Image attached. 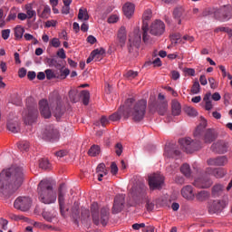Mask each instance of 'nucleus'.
<instances>
[{"mask_svg": "<svg viewBox=\"0 0 232 232\" xmlns=\"http://www.w3.org/2000/svg\"><path fill=\"white\" fill-rule=\"evenodd\" d=\"M208 122L203 121L194 130L195 140L191 138H182L179 140L181 150L186 153H193V151H198L202 148V141L204 144H211L217 140L218 134L215 129H206Z\"/></svg>", "mask_w": 232, "mask_h": 232, "instance_id": "nucleus-1", "label": "nucleus"}, {"mask_svg": "<svg viewBox=\"0 0 232 232\" xmlns=\"http://www.w3.org/2000/svg\"><path fill=\"white\" fill-rule=\"evenodd\" d=\"M24 182V172L21 167H10L0 173V197L10 198Z\"/></svg>", "mask_w": 232, "mask_h": 232, "instance_id": "nucleus-2", "label": "nucleus"}, {"mask_svg": "<svg viewBox=\"0 0 232 232\" xmlns=\"http://www.w3.org/2000/svg\"><path fill=\"white\" fill-rule=\"evenodd\" d=\"M148 108V101L141 99L138 102L135 98H129L125 102V110L122 112L124 119L131 117L134 122H140L146 117V110Z\"/></svg>", "mask_w": 232, "mask_h": 232, "instance_id": "nucleus-3", "label": "nucleus"}, {"mask_svg": "<svg viewBox=\"0 0 232 232\" xmlns=\"http://www.w3.org/2000/svg\"><path fill=\"white\" fill-rule=\"evenodd\" d=\"M38 198L42 204H55L57 192L53 189V183L50 179H43L37 187Z\"/></svg>", "mask_w": 232, "mask_h": 232, "instance_id": "nucleus-4", "label": "nucleus"}, {"mask_svg": "<svg viewBox=\"0 0 232 232\" xmlns=\"http://www.w3.org/2000/svg\"><path fill=\"white\" fill-rule=\"evenodd\" d=\"M91 213L92 217V221L95 226H99L102 224L103 226H107L110 220V208H102L101 209V217L99 216V204L97 202H93L91 205Z\"/></svg>", "mask_w": 232, "mask_h": 232, "instance_id": "nucleus-5", "label": "nucleus"}, {"mask_svg": "<svg viewBox=\"0 0 232 232\" xmlns=\"http://www.w3.org/2000/svg\"><path fill=\"white\" fill-rule=\"evenodd\" d=\"M214 17L221 23H226L232 18V6L230 5H224L214 11Z\"/></svg>", "mask_w": 232, "mask_h": 232, "instance_id": "nucleus-6", "label": "nucleus"}, {"mask_svg": "<svg viewBox=\"0 0 232 232\" xmlns=\"http://www.w3.org/2000/svg\"><path fill=\"white\" fill-rule=\"evenodd\" d=\"M42 137L44 140L49 142H55L61 137L59 130L53 127V125H47L43 131Z\"/></svg>", "mask_w": 232, "mask_h": 232, "instance_id": "nucleus-7", "label": "nucleus"}, {"mask_svg": "<svg viewBox=\"0 0 232 232\" xmlns=\"http://www.w3.org/2000/svg\"><path fill=\"white\" fill-rule=\"evenodd\" d=\"M14 207L20 211H29L32 208V198L30 197H18L14 200Z\"/></svg>", "mask_w": 232, "mask_h": 232, "instance_id": "nucleus-8", "label": "nucleus"}, {"mask_svg": "<svg viewBox=\"0 0 232 232\" xmlns=\"http://www.w3.org/2000/svg\"><path fill=\"white\" fill-rule=\"evenodd\" d=\"M164 185V176L159 173H154L149 176V186L152 190L162 189Z\"/></svg>", "mask_w": 232, "mask_h": 232, "instance_id": "nucleus-9", "label": "nucleus"}, {"mask_svg": "<svg viewBox=\"0 0 232 232\" xmlns=\"http://www.w3.org/2000/svg\"><path fill=\"white\" fill-rule=\"evenodd\" d=\"M166 32V24L162 20H155L150 27L151 35L160 36Z\"/></svg>", "mask_w": 232, "mask_h": 232, "instance_id": "nucleus-10", "label": "nucleus"}, {"mask_svg": "<svg viewBox=\"0 0 232 232\" xmlns=\"http://www.w3.org/2000/svg\"><path fill=\"white\" fill-rule=\"evenodd\" d=\"M126 202V196L123 194H119L114 198V203L112 207V213L117 215L124 209V204Z\"/></svg>", "mask_w": 232, "mask_h": 232, "instance_id": "nucleus-11", "label": "nucleus"}, {"mask_svg": "<svg viewBox=\"0 0 232 232\" xmlns=\"http://www.w3.org/2000/svg\"><path fill=\"white\" fill-rule=\"evenodd\" d=\"M227 206V203H226V200H214L208 207V213H210V215H215V213H222Z\"/></svg>", "mask_w": 232, "mask_h": 232, "instance_id": "nucleus-12", "label": "nucleus"}, {"mask_svg": "<svg viewBox=\"0 0 232 232\" xmlns=\"http://www.w3.org/2000/svg\"><path fill=\"white\" fill-rule=\"evenodd\" d=\"M39 111L44 119H50L52 117V110H50V104L48 100L42 99L39 101Z\"/></svg>", "mask_w": 232, "mask_h": 232, "instance_id": "nucleus-13", "label": "nucleus"}, {"mask_svg": "<svg viewBox=\"0 0 232 232\" xmlns=\"http://www.w3.org/2000/svg\"><path fill=\"white\" fill-rule=\"evenodd\" d=\"M227 148H229V145L225 140H218L211 145L212 151L218 153L219 155L227 153Z\"/></svg>", "mask_w": 232, "mask_h": 232, "instance_id": "nucleus-14", "label": "nucleus"}, {"mask_svg": "<svg viewBox=\"0 0 232 232\" xmlns=\"http://www.w3.org/2000/svg\"><path fill=\"white\" fill-rule=\"evenodd\" d=\"M50 108H52L54 117L58 121H59V119H61V117H63V115H64V109L63 108L61 102L54 101V102H51Z\"/></svg>", "mask_w": 232, "mask_h": 232, "instance_id": "nucleus-15", "label": "nucleus"}, {"mask_svg": "<svg viewBox=\"0 0 232 232\" xmlns=\"http://www.w3.org/2000/svg\"><path fill=\"white\" fill-rule=\"evenodd\" d=\"M193 186L198 188L199 189H206L213 186V181L208 178H198L194 180Z\"/></svg>", "mask_w": 232, "mask_h": 232, "instance_id": "nucleus-16", "label": "nucleus"}, {"mask_svg": "<svg viewBox=\"0 0 232 232\" xmlns=\"http://www.w3.org/2000/svg\"><path fill=\"white\" fill-rule=\"evenodd\" d=\"M37 117H39V111L37 110V106L29 108L28 114L24 118L25 124H34V122H36Z\"/></svg>", "mask_w": 232, "mask_h": 232, "instance_id": "nucleus-17", "label": "nucleus"}, {"mask_svg": "<svg viewBox=\"0 0 232 232\" xmlns=\"http://www.w3.org/2000/svg\"><path fill=\"white\" fill-rule=\"evenodd\" d=\"M228 160L227 156H219L217 158H210L207 160L208 166H226Z\"/></svg>", "mask_w": 232, "mask_h": 232, "instance_id": "nucleus-18", "label": "nucleus"}, {"mask_svg": "<svg viewBox=\"0 0 232 232\" xmlns=\"http://www.w3.org/2000/svg\"><path fill=\"white\" fill-rule=\"evenodd\" d=\"M206 174L212 175L216 179H223V177H226V175H227V171L224 169H213L211 167H208L206 169Z\"/></svg>", "mask_w": 232, "mask_h": 232, "instance_id": "nucleus-19", "label": "nucleus"}, {"mask_svg": "<svg viewBox=\"0 0 232 232\" xmlns=\"http://www.w3.org/2000/svg\"><path fill=\"white\" fill-rule=\"evenodd\" d=\"M164 157L165 159H177V157H180V150L169 145H166Z\"/></svg>", "mask_w": 232, "mask_h": 232, "instance_id": "nucleus-20", "label": "nucleus"}, {"mask_svg": "<svg viewBox=\"0 0 232 232\" xmlns=\"http://www.w3.org/2000/svg\"><path fill=\"white\" fill-rule=\"evenodd\" d=\"M181 195L186 200H195V192H193V187L187 185L181 188Z\"/></svg>", "mask_w": 232, "mask_h": 232, "instance_id": "nucleus-21", "label": "nucleus"}, {"mask_svg": "<svg viewBox=\"0 0 232 232\" xmlns=\"http://www.w3.org/2000/svg\"><path fill=\"white\" fill-rule=\"evenodd\" d=\"M123 14L128 19H131L133 14H135V5L133 3L127 2L124 4L123 7Z\"/></svg>", "mask_w": 232, "mask_h": 232, "instance_id": "nucleus-22", "label": "nucleus"}, {"mask_svg": "<svg viewBox=\"0 0 232 232\" xmlns=\"http://www.w3.org/2000/svg\"><path fill=\"white\" fill-rule=\"evenodd\" d=\"M72 217L74 220V224L79 226V219L81 218V210L79 208V203L77 201L74 202L73 207L72 208Z\"/></svg>", "mask_w": 232, "mask_h": 232, "instance_id": "nucleus-23", "label": "nucleus"}, {"mask_svg": "<svg viewBox=\"0 0 232 232\" xmlns=\"http://www.w3.org/2000/svg\"><path fill=\"white\" fill-rule=\"evenodd\" d=\"M173 17L178 24H182V19H184V7H176L173 11Z\"/></svg>", "mask_w": 232, "mask_h": 232, "instance_id": "nucleus-24", "label": "nucleus"}, {"mask_svg": "<svg viewBox=\"0 0 232 232\" xmlns=\"http://www.w3.org/2000/svg\"><path fill=\"white\" fill-rule=\"evenodd\" d=\"M59 194H58V202L60 206V211L62 215H64V197L66 195V192L63 190V185L60 186L59 189Z\"/></svg>", "mask_w": 232, "mask_h": 232, "instance_id": "nucleus-25", "label": "nucleus"}, {"mask_svg": "<svg viewBox=\"0 0 232 232\" xmlns=\"http://www.w3.org/2000/svg\"><path fill=\"white\" fill-rule=\"evenodd\" d=\"M96 172L98 173L99 182H102V177H106V175H108L106 165L104 163H100L96 168Z\"/></svg>", "mask_w": 232, "mask_h": 232, "instance_id": "nucleus-26", "label": "nucleus"}, {"mask_svg": "<svg viewBox=\"0 0 232 232\" xmlns=\"http://www.w3.org/2000/svg\"><path fill=\"white\" fill-rule=\"evenodd\" d=\"M117 38L121 46H124V44H126V39H127L126 27L124 26L120 27V29L118 30Z\"/></svg>", "mask_w": 232, "mask_h": 232, "instance_id": "nucleus-27", "label": "nucleus"}, {"mask_svg": "<svg viewBox=\"0 0 232 232\" xmlns=\"http://www.w3.org/2000/svg\"><path fill=\"white\" fill-rule=\"evenodd\" d=\"M209 197H211V194L208 190H200L195 195L198 202H206V200H209Z\"/></svg>", "mask_w": 232, "mask_h": 232, "instance_id": "nucleus-28", "label": "nucleus"}, {"mask_svg": "<svg viewBox=\"0 0 232 232\" xmlns=\"http://www.w3.org/2000/svg\"><path fill=\"white\" fill-rule=\"evenodd\" d=\"M142 30V41L145 44H151V36L148 34L150 32V25H142L141 26Z\"/></svg>", "mask_w": 232, "mask_h": 232, "instance_id": "nucleus-29", "label": "nucleus"}, {"mask_svg": "<svg viewBox=\"0 0 232 232\" xmlns=\"http://www.w3.org/2000/svg\"><path fill=\"white\" fill-rule=\"evenodd\" d=\"M171 110L172 115H174V117L180 115V113L182 112V106L180 105V102H179V101L177 100H172Z\"/></svg>", "mask_w": 232, "mask_h": 232, "instance_id": "nucleus-30", "label": "nucleus"}, {"mask_svg": "<svg viewBox=\"0 0 232 232\" xmlns=\"http://www.w3.org/2000/svg\"><path fill=\"white\" fill-rule=\"evenodd\" d=\"M27 19H32L37 15V12L34 10V3L25 5Z\"/></svg>", "mask_w": 232, "mask_h": 232, "instance_id": "nucleus-31", "label": "nucleus"}, {"mask_svg": "<svg viewBox=\"0 0 232 232\" xmlns=\"http://www.w3.org/2000/svg\"><path fill=\"white\" fill-rule=\"evenodd\" d=\"M37 14L42 19H48L50 14H52V8H50V5H44L42 13L40 9H37Z\"/></svg>", "mask_w": 232, "mask_h": 232, "instance_id": "nucleus-32", "label": "nucleus"}, {"mask_svg": "<svg viewBox=\"0 0 232 232\" xmlns=\"http://www.w3.org/2000/svg\"><path fill=\"white\" fill-rule=\"evenodd\" d=\"M92 57H94V61H101L102 57H104V53L106 51L103 48L95 49L92 53Z\"/></svg>", "mask_w": 232, "mask_h": 232, "instance_id": "nucleus-33", "label": "nucleus"}, {"mask_svg": "<svg viewBox=\"0 0 232 232\" xmlns=\"http://www.w3.org/2000/svg\"><path fill=\"white\" fill-rule=\"evenodd\" d=\"M211 195H224V185L219 183L214 185L211 188Z\"/></svg>", "mask_w": 232, "mask_h": 232, "instance_id": "nucleus-34", "label": "nucleus"}, {"mask_svg": "<svg viewBox=\"0 0 232 232\" xmlns=\"http://www.w3.org/2000/svg\"><path fill=\"white\" fill-rule=\"evenodd\" d=\"M146 191V186L144 184H140L138 186L132 187L130 193L131 195H142V193H145Z\"/></svg>", "mask_w": 232, "mask_h": 232, "instance_id": "nucleus-35", "label": "nucleus"}, {"mask_svg": "<svg viewBox=\"0 0 232 232\" xmlns=\"http://www.w3.org/2000/svg\"><path fill=\"white\" fill-rule=\"evenodd\" d=\"M7 130L12 133H19L21 130L17 121H7Z\"/></svg>", "mask_w": 232, "mask_h": 232, "instance_id": "nucleus-36", "label": "nucleus"}, {"mask_svg": "<svg viewBox=\"0 0 232 232\" xmlns=\"http://www.w3.org/2000/svg\"><path fill=\"white\" fill-rule=\"evenodd\" d=\"M79 21H88L90 19V14H88L87 8H80L78 13Z\"/></svg>", "mask_w": 232, "mask_h": 232, "instance_id": "nucleus-37", "label": "nucleus"}, {"mask_svg": "<svg viewBox=\"0 0 232 232\" xmlns=\"http://www.w3.org/2000/svg\"><path fill=\"white\" fill-rule=\"evenodd\" d=\"M180 172L182 173V175H184V177L189 179V177H191V167L189 166V164L184 163L180 167Z\"/></svg>", "mask_w": 232, "mask_h": 232, "instance_id": "nucleus-38", "label": "nucleus"}, {"mask_svg": "<svg viewBox=\"0 0 232 232\" xmlns=\"http://www.w3.org/2000/svg\"><path fill=\"white\" fill-rule=\"evenodd\" d=\"M101 154V146L99 145H92L89 150H88V155L90 157H97V155Z\"/></svg>", "mask_w": 232, "mask_h": 232, "instance_id": "nucleus-39", "label": "nucleus"}, {"mask_svg": "<svg viewBox=\"0 0 232 232\" xmlns=\"http://www.w3.org/2000/svg\"><path fill=\"white\" fill-rule=\"evenodd\" d=\"M151 17H153V12H151V9L145 10L142 15V26H146V24H148V21H150Z\"/></svg>", "mask_w": 232, "mask_h": 232, "instance_id": "nucleus-40", "label": "nucleus"}, {"mask_svg": "<svg viewBox=\"0 0 232 232\" xmlns=\"http://www.w3.org/2000/svg\"><path fill=\"white\" fill-rule=\"evenodd\" d=\"M80 98L82 99L84 106H88L90 104V92L83 90L80 93Z\"/></svg>", "mask_w": 232, "mask_h": 232, "instance_id": "nucleus-41", "label": "nucleus"}, {"mask_svg": "<svg viewBox=\"0 0 232 232\" xmlns=\"http://www.w3.org/2000/svg\"><path fill=\"white\" fill-rule=\"evenodd\" d=\"M15 39H23L24 35V28L21 25H16L14 29Z\"/></svg>", "mask_w": 232, "mask_h": 232, "instance_id": "nucleus-42", "label": "nucleus"}, {"mask_svg": "<svg viewBox=\"0 0 232 232\" xmlns=\"http://www.w3.org/2000/svg\"><path fill=\"white\" fill-rule=\"evenodd\" d=\"M69 98H70V101L71 102H79L80 101V96H79V92L75 90H71L69 92Z\"/></svg>", "mask_w": 232, "mask_h": 232, "instance_id": "nucleus-43", "label": "nucleus"}, {"mask_svg": "<svg viewBox=\"0 0 232 232\" xmlns=\"http://www.w3.org/2000/svg\"><path fill=\"white\" fill-rule=\"evenodd\" d=\"M68 75H70V69L62 67L60 69V74L57 73V79H61L62 81L66 79V77H68Z\"/></svg>", "mask_w": 232, "mask_h": 232, "instance_id": "nucleus-44", "label": "nucleus"}, {"mask_svg": "<svg viewBox=\"0 0 232 232\" xmlns=\"http://www.w3.org/2000/svg\"><path fill=\"white\" fill-rule=\"evenodd\" d=\"M185 113H187V115H188V117H197V115H198V111H197V110H195V108L193 107H185L184 109Z\"/></svg>", "mask_w": 232, "mask_h": 232, "instance_id": "nucleus-45", "label": "nucleus"}, {"mask_svg": "<svg viewBox=\"0 0 232 232\" xmlns=\"http://www.w3.org/2000/svg\"><path fill=\"white\" fill-rule=\"evenodd\" d=\"M190 92L192 95H198L200 93V83L198 81L193 82Z\"/></svg>", "mask_w": 232, "mask_h": 232, "instance_id": "nucleus-46", "label": "nucleus"}, {"mask_svg": "<svg viewBox=\"0 0 232 232\" xmlns=\"http://www.w3.org/2000/svg\"><path fill=\"white\" fill-rule=\"evenodd\" d=\"M168 111V103H161L158 107V113L159 115H166V112Z\"/></svg>", "mask_w": 232, "mask_h": 232, "instance_id": "nucleus-47", "label": "nucleus"}, {"mask_svg": "<svg viewBox=\"0 0 232 232\" xmlns=\"http://www.w3.org/2000/svg\"><path fill=\"white\" fill-rule=\"evenodd\" d=\"M39 166L42 169H50V161L48 159H42L40 160Z\"/></svg>", "mask_w": 232, "mask_h": 232, "instance_id": "nucleus-48", "label": "nucleus"}, {"mask_svg": "<svg viewBox=\"0 0 232 232\" xmlns=\"http://www.w3.org/2000/svg\"><path fill=\"white\" fill-rule=\"evenodd\" d=\"M45 77L48 81H52V79H57V72H53L51 69L45 70Z\"/></svg>", "mask_w": 232, "mask_h": 232, "instance_id": "nucleus-49", "label": "nucleus"}, {"mask_svg": "<svg viewBox=\"0 0 232 232\" xmlns=\"http://www.w3.org/2000/svg\"><path fill=\"white\" fill-rule=\"evenodd\" d=\"M28 148H30V142L28 141H20L18 143V150L20 151H27Z\"/></svg>", "mask_w": 232, "mask_h": 232, "instance_id": "nucleus-50", "label": "nucleus"}, {"mask_svg": "<svg viewBox=\"0 0 232 232\" xmlns=\"http://www.w3.org/2000/svg\"><path fill=\"white\" fill-rule=\"evenodd\" d=\"M42 217L46 220L47 222H52L53 220V214L50 211H44L42 213Z\"/></svg>", "mask_w": 232, "mask_h": 232, "instance_id": "nucleus-51", "label": "nucleus"}, {"mask_svg": "<svg viewBox=\"0 0 232 232\" xmlns=\"http://www.w3.org/2000/svg\"><path fill=\"white\" fill-rule=\"evenodd\" d=\"M215 32H225L228 34L229 37H232V29L229 27H218L215 29Z\"/></svg>", "mask_w": 232, "mask_h": 232, "instance_id": "nucleus-52", "label": "nucleus"}, {"mask_svg": "<svg viewBox=\"0 0 232 232\" xmlns=\"http://www.w3.org/2000/svg\"><path fill=\"white\" fill-rule=\"evenodd\" d=\"M50 46H53V48H59L61 46V40H59V38H53L50 41Z\"/></svg>", "mask_w": 232, "mask_h": 232, "instance_id": "nucleus-53", "label": "nucleus"}, {"mask_svg": "<svg viewBox=\"0 0 232 232\" xmlns=\"http://www.w3.org/2000/svg\"><path fill=\"white\" fill-rule=\"evenodd\" d=\"M208 83L211 90H217V88H218V82H217V81L213 77L208 78Z\"/></svg>", "mask_w": 232, "mask_h": 232, "instance_id": "nucleus-54", "label": "nucleus"}, {"mask_svg": "<svg viewBox=\"0 0 232 232\" xmlns=\"http://www.w3.org/2000/svg\"><path fill=\"white\" fill-rule=\"evenodd\" d=\"M111 173L112 175H117V173H119V167H117V163L116 162H112L111 164Z\"/></svg>", "mask_w": 232, "mask_h": 232, "instance_id": "nucleus-55", "label": "nucleus"}, {"mask_svg": "<svg viewBox=\"0 0 232 232\" xmlns=\"http://www.w3.org/2000/svg\"><path fill=\"white\" fill-rule=\"evenodd\" d=\"M0 226L2 227V229L6 231L8 229V220L0 218Z\"/></svg>", "mask_w": 232, "mask_h": 232, "instance_id": "nucleus-56", "label": "nucleus"}, {"mask_svg": "<svg viewBox=\"0 0 232 232\" xmlns=\"http://www.w3.org/2000/svg\"><path fill=\"white\" fill-rule=\"evenodd\" d=\"M10 32H11L10 29L2 30V38L4 39V41H6L9 39Z\"/></svg>", "mask_w": 232, "mask_h": 232, "instance_id": "nucleus-57", "label": "nucleus"}, {"mask_svg": "<svg viewBox=\"0 0 232 232\" xmlns=\"http://www.w3.org/2000/svg\"><path fill=\"white\" fill-rule=\"evenodd\" d=\"M109 121H112L113 122L121 121V114H119V112H114L109 117Z\"/></svg>", "mask_w": 232, "mask_h": 232, "instance_id": "nucleus-58", "label": "nucleus"}, {"mask_svg": "<svg viewBox=\"0 0 232 232\" xmlns=\"http://www.w3.org/2000/svg\"><path fill=\"white\" fill-rule=\"evenodd\" d=\"M115 151H116V155H118V157H121L122 155V144L121 143H117L115 145Z\"/></svg>", "mask_w": 232, "mask_h": 232, "instance_id": "nucleus-59", "label": "nucleus"}, {"mask_svg": "<svg viewBox=\"0 0 232 232\" xmlns=\"http://www.w3.org/2000/svg\"><path fill=\"white\" fill-rule=\"evenodd\" d=\"M117 21H119V15L117 14H112L108 18V23L111 24L117 23Z\"/></svg>", "mask_w": 232, "mask_h": 232, "instance_id": "nucleus-60", "label": "nucleus"}, {"mask_svg": "<svg viewBox=\"0 0 232 232\" xmlns=\"http://www.w3.org/2000/svg\"><path fill=\"white\" fill-rule=\"evenodd\" d=\"M56 55L60 58V59H66V53L64 52L63 48H61L57 51Z\"/></svg>", "mask_w": 232, "mask_h": 232, "instance_id": "nucleus-61", "label": "nucleus"}, {"mask_svg": "<svg viewBox=\"0 0 232 232\" xmlns=\"http://www.w3.org/2000/svg\"><path fill=\"white\" fill-rule=\"evenodd\" d=\"M184 72L190 77H195V69L193 68H185Z\"/></svg>", "mask_w": 232, "mask_h": 232, "instance_id": "nucleus-62", "label": "nucleus"}, {"mask_svg": "<svg viewBox=\"0 0 232 232\" xmlns=\"http://www.w3.org/2000/svg\"><path fill=\"white\" fill-rule=\"evenodd\" d=\"M142 36H140V34H137V36L135 37V41L132 42L133 46H140Z\"/></svg>", "mask_w": 232, "mask_h": 232, "instance_id": "nucleus-63", "label": "nucleus"}, {"mask_svg": "<svg viewBox=\"0 0 232 232\" xmlns=\"http://www.w3.org/2000/svg\"><path fill=\"white\" fill-rule=\"evenodd\" d=\"M18 76L20 77V79L26 77V69H24V67L19 69Z\"/></svg>", "mask_w": 232, "mask_h": 232, "instance_id": "nucleus-64", "label": "nucleus"}]
</instances>
